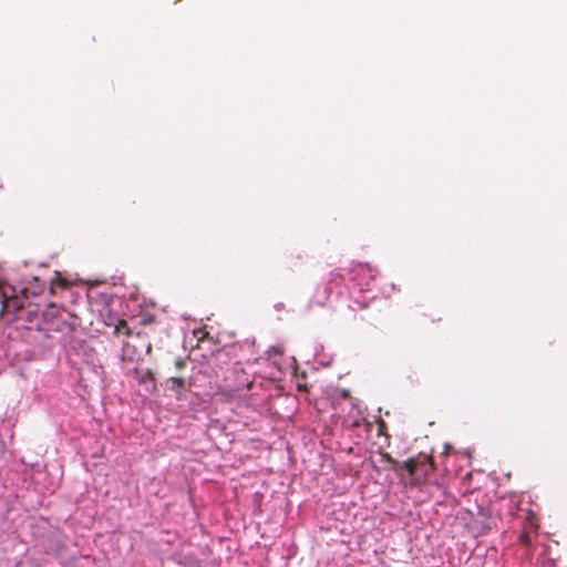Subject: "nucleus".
Wrapping results in <instances>:
<instances>
[{
  "label": "nucleus",
  "instance_id": "1",
  "mask_svg": "<svg viewBox=\"0 0 567 567\" xmlns=\"http://www.w3.org/2000/svg\"><path fill=\"white\" fill-rule=\"evenodd\" d=\"M403 468L408 471L412 481L421 482L426 480L434 472L435 467L432 456L421 453L415 457L406 460L403 463Z\"/></svg>",
  "mask_w": 567,
  "mask_h": 567
},
{
  "label": "nucleus",
  "instance_id": "2",
  "mask_svg": "<svg viewBox=\"0 0 567 567\" xmlns=\"http://www.w3.org/2000/svg\"><path fill=\"white\" fill-rule=\"evenodd\" d=\"M24 300L25 298L19 297L16 292V288L11 286L8 292V298L0 309V313L3 315L4 312H18L24 308Z\"/></svg>",
  "mask_w": 567,
  "mask_h": 567
},
{
  "label": "nucleus",
  "instance_id": "3",
  "mask_svg": "<svg viewBox=\"0 0 567 567\" xmlns=\"http://www.w3.org/2000/svg\"><path fill=\"white\" fill-rule=\"evenodd\" d=\"M168 389L172 390L178 400L183 398V391L188 390L192 383L184 377H171L167 380Z\"/></svg>",
  "mask_w": 567,
  "mask_h": 567
},
{
  "label": "nucleus",
  "instance_id": "4",
  "mask_svg": "<svg viewBox=\"0 0 567 567\" xmlns=\"http://www.w3.org/2000/svg\"><path fill=\"white\" fill-rule=\"evenodd\" d=\"M114 334L116 337H120V336H126V337H133L134 336V332L133 330L128 327L127 324V321L125 319H120L117 321V323L115 324V328H114ZM148 333L146 331H138L135 333V337L137 339H142L143 336H147Z\"/></svg>",
  "mask_w": 567,
  "mask_h": 567
},
{
  "label": "nucleus",
  "instance_id": "5",
  "mask_svg": "<svg viewBox=\"0 0 567 567\" xmlns=\"http://www.w3.org/2000/svg\"><path fill=\"white\" fill-rule=\"evenodd\" d=\"M380 455H381V460H382L383 462L388 463V464L391 466V468H392V470H394V471H399L400 468H402V467H403V464L401 465V464H400L395 458H393V457L391 456V454H390V453H388V452H382V453H380Z\"/></svg>",
  "mask_w": 567,
  "mask_h": 567
},
{
  "label": "nucleus",
  "instance_id": "6",
  "mask_svg": "<svg viewBox=\"0 0 567 567\" xmlns=\"http://www.w3.org/2000/svg\"><path fill=\"white\" fill-rule=\"evenodd\" d=\"M524 526L533 530H536L538 528V525L536 524V517L532 509L527 511Z\"/></svg>",
  "mask_w": 567,
  "mask_h": 567
},
{
  "label": "nucleus",
  "instance_id": "7",
  "mask_svg": "<svg viewBox=\"0 0 567 567\" xmlns=\"http://www.w3.org/2000/svg\"><path fill=\"white\" fill-rule=\"evenodd\" d=\"M533 529H528L526 526H524V529L522 532V534L519 535V543L524 546H530L532 544V537H530V532Z\"/></svg>",
  "mask_w": 567,
  "mask_h": 567
},
{
  "label": "nucleus",
  "instance_id": "8",
  "mask_svg": "<svg viewBox=\"0 0 567 567\" xmlns=\"http://www.w3.org/2000/svg\"><path fill=\"white\" fill-rule=\"evenodd\" d=\"M138 383H146L148 381L154 382L155 381V374L152 370H147L145 373L138 375L137 378Z\"/></svg>",
  "mask_w": 567,
  "mask_h": 567
},
{
  "label": "nucleus",
  "instance_id": "9",
  "mask_svg": "<svg viewBox=\"0 0 567 567\" xmlns=\"http://www.w3.org/2000/svg\"><path fill=\"white\" fill-rule=\"evenodd\" d=\"M54 286H60L61 288H66L68 282L63 279L59 272H55V278L52 280L51 291L53 292Z\"/></svg>",
  "mask_w": 567,
  "mask_h": 567
},
{
  "label": "nucleus",
  "instance_id": "10",
  "mask_svg": "<svg viewBox=\"0 0 567 567\" xmlns=\"http://www.w3.org/2000/svg\"><path fill=\"white\" fill-rule=\"evenodd\" d=\"M10 285H0V305L1 307L3 306V303L6 302L7 298H8V292L10 290Z\"/></svg>",
  "mask_w": 567,
  "mask_h": 567
},
{
  "label": "nucleus",
  "instance_id": "11",
  "mask_svg": "<svg viewBox=\"0 0 567 567\" xmlns=\"http://www.w3.org/2000/svg\"><path fill=\"white\" fill-rule=\"evenodd\" d=\"M123 352L124 354H134L136 353V346L135 344H131L130 342H125L124 346H123Z\"/></svg>",
  "mask_w": 567,
  "mask_h": 567
},
{
  "label": "nucleus",
  "instance_id": "12",
  "mask_svg": "<svg viewBox=\"0 0 567 567\" xmlns=\"http://www.w3.org/2000/svg\"><path fill=\"white\" fill-rule=\"evenodd\" d=\"M187 360L184 358H176L174 361V365L176 370L181 371L186 367Z\"/></svg>",
  "mask_w": 567,
  "mask_h": 567
},
{
  "label": "nucleus",
  "instance_id": "13",
  "mask_svg": "<svg viewBox=\"0 0 567 567\" xmlns=\"http://www.w3.org/2000/svg\"><path fill=\"white\" fill-rule=\"evenodd\" d=\"M153 322H154V317H152V316H145V317H143V319H142V323H143L144 326L151 324V323H153Z\"/></svg>",
  "mask_w": 567,
  "mask_h": 567
},
{
  "label": "nucleus",
  "instance_id": "14",
  "mask_svg": "<svg viewBox=\"0 0 567 567\" xmlns=\"http://www.w3.org/2000/svg\"><path fill=\"white\" fill-rule=\"evenodd\" d=\"M143 346L145 347V351H146V353H147V354H151V352H152V348H153V347H152L151 341L145 340V341H144V343H143Z\"/></svg>",
  "mask_w": 567,
  "mask_h": 567
},
{
  "label": "nucleus",
  "instance_id": "15",
  "mask_svg": "<svg viewBox=\"0 0 567 567\" xmlns=\"http://www.w3.org/2000/svg\"><path fill=\"white\" fill-rule=\"evenodd\" d=\"M336 279L342 280V276L339 272H331V280L334 281Z\"/></svg>",
  "mask_w": 567,
  "mask_h": 567
},
{
  "label": "nucleus",
  "instance_id": "16",
  "mask_svg": "<svg viewBox=\"0 0 567 567\" xmlns=\"http://www.w3.org/2000/svg\"><path fill=\"white\" fill-rule=\"evenodd\" d=\"M251 385H252V382L251 381H247L246 384H245V388L249 390L251 388Z\"/></svg>",
  "mask_w": 567,
  "mask_h": 567
},
{
  "label": "nucleus",
  "instance_id": "17",
  "mask_svg": "<svg viewBox=\"0 0 567 567\" xmlns=\"http://www.w3.org/2000/svg\"><path fill=\"white\" fill-rule=\"evenodd\" d=\"M298 390H299V391L306 390V386H303V385H299V386H298Z\"/></svg>",
  "mask_w": 567,
  "mask_h": 567
},
{
  "label": "nucleus",
  "instance_id": "18",
  "mask_svg": "<svg viewBox=\"0 0 567 567\" xmlns=\"http://www.w3.org/2000/svg\"><path fill=\"white\" fill-rule=\"evenodd\" d=\"M27 291H28V289H27V288H22V289H21L22 295H24Z\"/></svg>",
  "mask_w": 567,
  "mask_h": 567
},
{
  "label": "nucleus",
  "instance_id": "19",
  "mask_svg": "<svg viewBox=\"0 0 567 567\" xmlns=\"http://www.w3.org/2000/svg\"><path fill=\"white\" fill-rule=\"evenodd\" d=\"M2 187H3V186H2V184L0 183V189H2Z\"/></svg>",
  "mask_w": 567,
  "mask_h": 567
}]
</instances>
